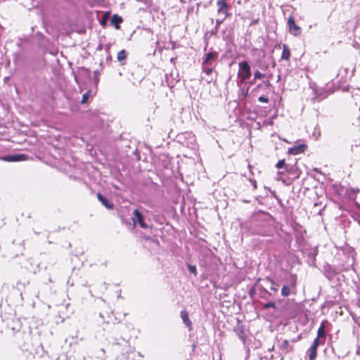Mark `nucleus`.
Segmentation results:
<instances>
[{
    "instance_id": "22",
    "label": "nucleus",
    "mask_w": 360,
    "mask_h": 360,
    "mask_svg": "<svg viewBox=\"0 0 360 360\" xmlns=\"http://www.w3.org/2000/svg\"><path fill=\"white\" fill-rule=\"evenodd\" d=\"M188 269L191 273L193 274L194 275L197 274V269L195 266L190 264L188 266Z\"/></svg>"
},
{
    "instance_id": "29",
    "label": "nucleus",
    "mask_w": 360,
    "mask_h": 360,
    "mask_svg": "<svg viewBox=\"0 0 360 360\" xmlns=\"http://www.w3.org/2000/svg\"><path fill=\"white\" fill-rule=\"evenodd\" d=\"M105 51L108 54L107 56V59L108 60H111V56L110 55V46H108L106 48H105Z\"/></svg>"
},
{
    "instance_id": "34",
    "label": "nucleus",
    "mask_w": 360,
    "mask_h": 360,
    "mask_svg": "<svg viewBox=\"0 0 360 360\" xmlns=\"http://www.w3.org/2000/svg\"><path fill=\"white\" fill-rule=\"evenodd\" d=\"M283 173H284V172H278V174H283Z\"/></svg>"
},
{
    "instance_id": "23",
    "label": "nucleus",
    "mask_w": 360,
    "mask_h": 360,
    "mask_svg": "<svg viewBox=\"0 0 360 360\" xmlns=\"http://www.w3.org/2000/svg\"><path fill=\"white\" fill-rule=\"evenodd\" d=\"M275 307H276V304L274 302H269L264 305V308H265V309L275 308Z\"/></svg>"
},
{
    "instance_id": "32",
    "label": "nucleus",
    "mask_w": 360,
    "mask_h": 360,
    "mask_svg": "<svg viewBox=\"0 0 360 360\" xmlns=\"http://www.w3.org/2000/svg\"><path fill=\"white\" fill-rule=\"evenodd\" d=\"M264 84H265V85H266V86H270V85H271V84H270L269 81H266V82H264Z\"/></svg>"
},
{
    "instance_id": "5",
    "label": "nucleus",
    "mask_w": 360,
    "mask_h": 360,
    "mask_svg": "<svg viewBox=\"0 0 360 360\" xmlns=\"http://www.w3.org/2000/svg\"><path fill=\"white\" fill-rule=\"evenodd\" d=\"M27 158V155L24 154L20 155H6L1 158V160L6 162H19L25 160Z\"/></svg>"
},
{
    "instance_id": "16",
    "label": "nucleus",
    "mask_w": 360,
    "mask_h": 360,
    "mask_svg": "<svg viewBox=\"0 0 360 360\" xmlns=\"http://www.w3.org/2000/svg\"><path fill=\"white\" fill-rule=\"evenodd\" d=\"M317 349L314 347H309L307 350V354L309 360H315L317 356Z\"/></svg>"
},
{
    "instance_id": "35",
    "label": "nucleus",
    "mask_w": 360,
    "mask_h": 360,
    "mask_svg": "<svg viewBox=\"0 0 360 360\" xmlns=\"http://www.w3.org/2000/svg\"><path fill=\"white\" fill-rule=\"evenodd\" d=\"M217 24H219L221 22V21L217 20Z\"/></svg>"
},
{
    "instance_id": "14",
    "label": "nucleus",
    "mask_w": 360,
    "mask_h": 360,
    "mask_svg": "<svg viewBox=\"0 0 360 360\" xmlns=\"http://www.w3.org/2000/svg\"><path fill=\"white\" fill-rule=\"evenodd\" d=\"M280 349L285 353L292 350V347L290 345L289 341L285 340L281 345Z\"/></svg>"
},
{
    "instance_id": "36",
    "label": "nucleus",
    "mask_w": 360,
    "mask_h": 360,
    "mask_svg": "<svg viewBox=\"0 0 360 360\" xmlns=\"http://www.w3.org/2000/svg\"><path fill=\"white\" fill-rule=\"evenodd\" d=\"M255 80L251 81L250 84H253Z\"/></svg>"
},
{
    "instance_id": "9",
    "label": "nucleus",
    "mask_w": 360,
    "mask_h": 360,
    "mask_svg": "<svg viewBox=\"0 0 360 360\" xmlns=\"http://www.w3.org/2000/svg\"><path fill=\"white\" fill-rule=\"evenodd\" d=\"M97 198L98 200L108 209L112 210L113 209V204L110 202L106 198H105L100 193H97Z\"/></svg>"
},
{
    "instance_id": "26",
    "label": "nucleus",
    "mask_w": 360,
    "mask_h": 360,
    "mask_svg": "<svg viewBox=\"0 0 360 360\" xmlns=\"http://www.w3.org/2000/svg\"><path fill=\"white\" fill-rule=\"evenodd\" d=\"M258 101L262 103H268L269 102L268 98L264 96H259L258 98Z\"/></svg>"
},
{
    "instance_id": "4",
    "label": "nucleus",
    "mask_w": 360,
    "mask_h": 360,
    "mask_svg": "<svg viewBox=\"0 0 360 360\" xmlns=\"http://www.w3.org/2000/svg\"><path fill=\"white\" fill-rule=\"evenodd\" d=\"M296 280L293 278L290 285H284L281 289V295L283 297H288L290 295L292 290L295 289Z\"/></svg>"
},
{
    "instance_id": "11",
    "label": "nucleus",
    "mask_w": 360,
    "mask_h": 360,
    "mask_svg": "<svg viewBox=\"0 0 360 360\" xmlns=\"http://www.w3.org/2000/svg\"><path fill=\"white\" fill-rule=\"evenodd\" d=\"M314 91L315 96L311 98L313 103L320 102L321 100L326 98L328 96V94L326 91H322L319 94L317 91Z\"/></svg>"
},
{
    "instance_id": "19",
    "label": "nucleus",
    "mask_w": 360,
    "mask_h": 360,
    "mask_svg": "<svg viewBox=\"0 0 360 360\" xmlns=\"http://www.w3.org/2000/svg\"><path fill=\"white\" fill-rule=\"evenodd\" d=\"M265 77V75L261 73L259 70H256L254 73V80L260 79Z\"/></svg>"
},
{
    "instance_id": "3",
    "label": "nucleus",
    "mask_w": 360,
    "mask_h": 360,
    "mask_svg": "<svg viewBox=\"0 0 360 360\" xmlns=\"http://www.w3.org/2000/svg\"><path fill=\"white\" fill-rule=\"evenodd\" d=\"M218 56V53L216 51L209 52L205 54L203 58L202 65H212V61L216 60Z\"/></svg>"
},
{
    "instance_id": "10",
    "label": "nucleus",
    "mask_w": 360,
    "mask_h": 360,
    "mask_svg": "<svg viewBox=\"0 0 360 360\" xmlns=\"http://www.w3.org/2000/svg\"><path fill=\"white\" fill-rule=\"evenodd\" d=\"M181 318L185 325L189 328V330L192 329V322L188 318V313L186 310L181 311Z\"/></svg>"
},
{
    "instance_id": "20",
    "label": "nucleus",
    "mask_w": 360,
    "mask_h": 360,
    "mask_svg": "<svg viewBox=\"0 0 360 360\" xmlns=\"http://www.w3.org/2000/svg\"><path fill=\"white\" fill-rule=\"evenodd\" d=\"M321 338H316L313 343L312 345L310 347H314V349H317V347L321 344Z\"/></svg>"
},
{
    "instance_id": "31",
    "label": "nucleus",
    "mask_w": 360,
    "mask_h": 360,
    "mask_svg": "<svg viewBox=\"0 0 360 360\" xmlns=\"http://www.w3.org/2000/svg\"><path fill=\"white\" fill-rule=\"evenodd\" d=\"M252 185L254 186L255 188H257V182L255 180H250Z\"/></svg>"
},
{
    "instance_id": "28",
    "label": "nucleus",
    "mask_w": 360,
    "mask_h": 360,
    "mask_svg": "<svg viewBox=\"0 0 360 360\" xmlns=\"http://www.w3.org/2000/svg\"><path fill=\"white\" fill-rule=\"evenodd\" d=\"M269 281L271 283V287H270V289H271V290H273V291L276 292L278 290H277V288H275V287H274V282L272 280H271V279H269Z\"/></svg>"
},
{
    "instance_id": "27",
    "label": "nucleus",
    "mask_w": 360,
    "mask_h": 360,
    "mask_svg": "<svg viewBox=\"0 0 360 360\" xmlns=\"http://www.w3.org/2000/svg\"><path fill=\"white\" fill-rule=\"evenodd\" d=\"M249 87L247 89H241V94H243V96H247L248 94Z\"/></svg>"
},
{
    "instance_id": "2",
    "label": "nucleus",
    "mask_w": 360,
    "mask_h": 360,
    "mask_svg": "<svg viewBox=\"0 0 360 360\" xmlns=\"http://www.w3.org/2000/svg\"><path fill=\"white\" fill-rule=\"evenodd\" d=\"M132 219L134 226H135L136 223H138L142 229H147L148 227L144 222L142 214L138 210H134Z\"/></svg>"
},
{
    "instance_id": "7",
    "label": "nucleus",
    "mask_w": 360,
    "mask_h": 360,
    "mask_svg": "<svg viewBox=\"0 0 360 360\" xmlns=\"http://www.w3.org/2000/svg\"><path fill=\"white\" fill-rule=\"evenodd\" d=\"M306 146L304 144H300L288 148V153L292 155H297L304 151Z\"/></svg>"
},
{
    "instance_id": "30",
    "label": "nucleus",
    "mask_w": 360,
    "mask_h": 360,
    "mask_svg": "<svg viewBox=\"0 0 360 360\" xmlns=\"http://www.w3.org/2000/svg\"><path fill=\"white\" fill-rule=\"evenodd\" d=\"M98 74H99V71L98 70H95L94 71V75L96 76V77H95V82H96V83L98 82V78L97 77Z\"/></svg>"
},
{
    "instance_id": "24",
    "label": "nucleus",
    "mask_w": 360,
    "mask_h": 360,
    "mask_svg": "<svg viewBox=\"0 0 360 360\" xmlns=\"http://www.w3.org/2000/svg\"><path fill=\"white\" fill-rule=\"evenodd\" d=\"M284 169L285 172L290 173L294 170V166L286 164Z\"/></svg>"
},
{
    "instance_id": "25",
    "label": "nucleus",
    "mask_w": 360,
    "mask_h": 360,
    "mask_svg": "<svg viewBox=\"0 0 360 360\" xmlns=\"http://www.w3.org/2000/svg\"><path fill=\"white\" fill-rule=\"evenodd\" d=\"M89 92H86V93L84 94L83 96H82V99L81 103H85L87 101V100L89 98Z\"/></svg>"
},
{
    "instance_id": "6",
    "label": "nucleus",
    "mask_w": 360,
    "mask_h": 360,
    "mask_svg": "<svg viewBox=\"0 0 360 360\" xmlns=\"http://www.w3.org/2000/svg\"><path fill=\"white\" fill-rule=\"evenodd\" d=\"M288 24L290 32H292L294 35H297L300 34V28L295 24L294 18L292 16L289 17Z\"/></svg>"
},
{
    "instance_id": "33",
    "label": "nucleus",
    "mask_w": 360,
    "mask_h": 360,
    "mask_svg": "<svg viewBox=\"0 0 360 360\" xmlns=\"http://www.w3.org/2000/svg\"><path fill=\"white\" fill-rule=\"evenodd\" d=\"M240 338L242 339V340H243V341L245 340V339H244V338H243V335H240Z\"/></svg>"
},
{
    "instance_id": "15",
    "label": "nucleus",
    "mask_w": 360,
    "mask_h": 360,
    "mask_svg": "<svg viewBox=\"0 0 360 360\" xmlns=\"http://www.w3.org/2000/svg\"><path fill=\"white\" fill-rule=\"evenodd\" d=\"M316 338L323 339V341L325 340L326 332H325V325L323 323H321L320 327L318 329Z\"/></svg>"
},
{
    "instance_id": "12",
    "label": "nucleus",
    "mask_w": 360,
    "mask_h": 360,
    "mask_svg": "<svg viewBox=\"0 0 360 360\" xmlns=\"http://www.w3.org/2000/svg\"><path fill=\"white\" fill-rule=\"evenodd\" d=\"M127 56V52L123 49L117 53V59L121 65H124Z\"/></svg>"
},
{
    "instance_id": "18",
    "label": "nucleus",
    "mask_w": 360,
    "mask_h": 360,
    "mask_svg": "<svg viewBox=\"0 0 360 360\" xmlns=\"http://www.w3.org/2000/svg\"><path fill=\"white\" fill-rule=\"evenodd\" d=\"M202 70L206 75H210L213 72L212 65H202Z\"/></svg>"
},
{
    "instance_id": "21",
    "label": "nucleus",
    "mask_w": 360,
    "mask_h": 360,
    "mask_svg": "<svg viewBox=\"0 0 360 360\" xmlns=\"http://www.w3.org/2000/svg\"><path fill=\"white\" fill-rule=\"evenodd\" d=\"M286 165V163H285V160H279L277 164L276 165V167L278 168V169H281V168H285Z\"/></svg>"
},
{
    "instance_id": "17",
    "label": "nucleus",
    "mask_w": 360,
    "mask_h": 360,
    "mask_svg": "<svg viewBox=\"0 0 360 360\" xmlns=\"http://www.w3.org/2000/svg\"><path fill=\"white\" fill-rule=\"evenodd\" d=\"M290 50L288 49V47L285 45H284L283 51H282L281 58H282V59H284V60H288L290 58Z\"/></svg>"
},
{
    "instance_id": "8",
    "label": "nucleus",
    "mask_w": 360,
    "mask_h": 360,
    "mask_svg": "<svg viewBox=\"0 0 360 360\" xmlns=\"http://www.w3.org/2000/svg\"><path fill=\"white\" fill-rule=\"evenodd\" d=\"M217 6H218V13L227 15L229 6L226 1L224 0H218L217 1Z\"/></svg>"
},
{
    "instance_id": "37",
    "label": "nucleus",
    "mask_w": 360,
    "mask_h": 360,
    "mask_svg": "<svg viewBox=\"0 0 360 360\" xmlns=\"http://www.w3.org/2000/svg\"><path fill=\"white\" fill-rule=\"evenodd\" d=\"M224 1H225L226 0H224Z\"/></svg>"
},
{
    "instance_id": "13",
    "label": "nucleus",
    "mask_w": 360,
    "mask_h": 360,
    "mask_svg": "<svg viewBox=\"0 0 360 360\" xmlns=\"http://www.w3.org/2000/svg\"><path fill=\"white\" fill-rule=\"evenodd\" d=\"M122 19L121 17L114 15L111 18V24L115 25L116 29H120V24L122 22Z\"/></svg>"
},
{
    "instance_id": "1",
    "label": "nucleus",
    "mask_w": 360,
    "mask_h": 360,
    "mask_svg": "<svg viewBox=\"0 0 360 360\" xmlns=\"http://www.w3.org/2000/svg\"><path fill=\"white\" fill-rule=\"evenodd\" d=\"M251 76L250 66L247 61L239 63V70L238 72V79L239 83H243Z\"/></svg>"
}]
</instances>
